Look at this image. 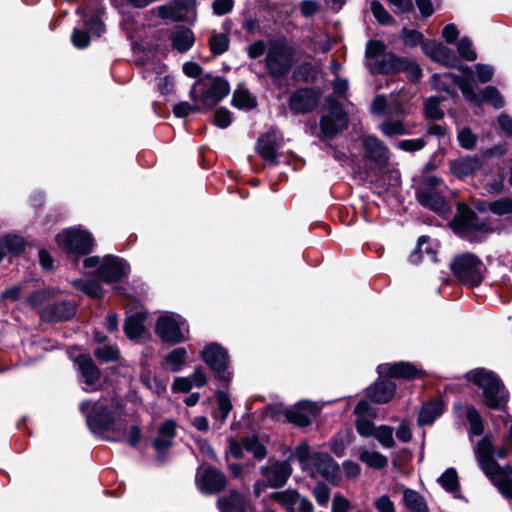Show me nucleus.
<instances>
[{
	"mask_svg": "<svg viewBox=\"0 0 512 512\" xmlns=\"http://www.w3.org/2000/svg\"><path fill=\"white\" fill-rule=\"evenodd\" d=\"M298 496L299 493L292 489H287L285 491L275 492L272 494L273 499L284 506L289 512L295 511Z\"/></svg>",
	"mask_w": 512,
	"mask_h": 512,
	"instance_id": "obj_44",
	"label": "nucleus"
},
{
	"mask_svg": "<svg viewBox=\"0 0 512 512\" xmlns=\"http://www.w3.org/2000/svg\"><path fill=\"white\" fill-rule=\"evenodd\" d=\"M445 189L446 186L440 178L429 176L423 180L416 190V199L423 207L443 214L449 209L443 194Z\"/></svg>",
	"mask_w": 512,
	"mask_h": 512,
	"instance_id": "obj_10",
	"label": "nucleus"
},
{
	"mask_svg": "<svg viewBox=\"0 0 512 512\" xmlns=\"http://www.w3.org/2000/svg\"><path fill=\"white\" fill-rule=\"evenodd\" d=\"M482 391L484 404L491 409H502L509 400V394L501 379L492 371L476 368L465 374Z\"/></svg>",
	"mask_w": 512,
	"mask_h": 512,
	"instance_id": "obj_3",
	"label": "nucleus"
},
{
	"mask_svg": "<svg viewBox=\"0 0 512 512\" xmlns=\"http://www.w3.org/2000/svg\"><path fill=\"white\" fill-rule=\"evenodd\" d=\"M446 77L458 83V88L468 101L478 105L490 102L495 108L503 107L504 102L497 88L487 86L477 92L474 88L473 82L469 78L456 77L452 75H447Z\"/></svg>",
	"mask_w": 512,
	"mask_h": 512,
	"instance_id": "obj_11",
	"label": "nucleus"
},
{
	"mask_svg": "<svg viewBox=\"0 0 512 512\" xmlns=\"http://www.w3.org/2000/svg\"><path fill=\"white\" fill-rule=\"evenodd\" d=\"M187 354L188 352L186 348H175L164 357L163 366L171 372H179L186 363Z\"/></svg>",
	"mask_w": 512,
	"mask_h": 512,
	"instance_id": "obj_35",
	"label": "nucleus"
},
{
	"mask_svg": "<svg viewBox=\"0 0 512 512\" xmlns=\"http://www.w3.org/2000/svg\"><path fill=\"white\" fill-rule=\"evenodd\" d=\"M374 437L384 448H392L395 445L393 428L388 425H381L376 428Z\"/></svg>",
	"mask_w": 512,
	"mask_h": 512,
	"instance_id": "obj_49",
	"label": "nucleus"
},
{
	"mask_svg": "<svg viewBox=\"0 0 512 512\" xmlns=\"http://www.w3.org/2000/svg\"><path fill=\"white\" fill-rule=\"evenodd\" d=\"M87 273H95L105 283H114L126 278L130 273L129 264L113 255L87 257L83 260Z\"/></svg>",
	"mask_w": 512,
	"mask_h": 512,
	"instance_id": "obj_5",
	"label": "nucleus"
},
{
	"mask_svg": "<svg viewBox=\"0 0 512 512\" xmlns=\"http://www.w3.org/2000/svg\"><path fill=\"white\" fill-rule=\"evenodd\" d=\"M158 16L161 19H171L174 21L182 20L180 13L177 12L175 6L171 2L167 5H162L156 8Z\"/></svg>",
	"mask_w": 512,
	"mask_h": 512,
	"instance_id": "obj_63",
	"label": "nucleus"
},
{
	"mask_svg": "<svg viewBox=\"0 0 512 512\" xmlns=\"http://www.w3.org/2000/svg\"><path fill=\"white\" fill-rule=\"evenodd\" d=\"M396 384L389 379L376 381L366 389L367 397L375 403H388L394 396Z\"/></svg>",
	"mask_w": 512,
	"mask_h": 512,
	"instance_id": "obj_30",
	"label": "nucleus"
},
{
	"mask_svg": "<svg viewBox=\"0 0 512 512\" xmlns=\"http://www.w3.org/2000/svg\"><path fill=\"white\" fill-rule=\"evenodd\" d=\"M404 504L412 512H428V506L425 499L417 491L405 489L403 492Z\"/></svg>",
	"mask_w": 512,
	"mask_h": 512,
	"instance_id": "obj_36",
	"label": "nucleus"
},
{
	"mask_svg": "<svg viewBox=\"0 0 512 512\" xmlns=\"http://www.w3.org/2000/svg\"><path fill=\"white\" fill-rule=\"evenodd\" d=\"M440 97L431 96L425 101V114L428 118L431 119H440L443 117L444 113L439 108Z\"/></svg>",
	"mask_w": 512,
	"mask_h": 512,
	"instance_id": "obj_56",
	"label": "nucleus"
},
{
	"mask_svg": "<svg viewBox=\"0 0 512 512\" xmlns=\"http://www.w3.org/2000/svg\"><path fill=\"white\" fill-rule=\"evenodd\" d=\"M295 49L285 37L269 40L265 61L268 74L273 78H283L291 70Z\"/></svg>",
	"mask_w": 512,
	"mask_h": 512,
	"instance_id": "obj_4",
	"label": "nucleus"
},
{
	"mask_svg": "<svg viewBox=\"0 0 512 512\" xmlns=\"http://www.w3.org/2000/svg\"><path fill=\"white\" fill-rule=\"evenodd\" d=\"M313 496L319 506L325 507L327 506L331 490L330 488L324 484V483H318L312 490Z\"/></svg>",
	"mask_w": 512,
	"mask_h": 512,
	"instance_id": "obj_57",
	"label": "nucleus"
},
{
	"mask_svg": "<svg viewBox=\"0 0 512 512\" xmlns=\"http://www.w3.org/2000/svg\"><path fill=\"white\" fill-rule=\"evenodd\" d=\"M476 76L481 83L489 82L494 75V68L488 64L478 63L475 66Z\"/></svg>",
	"mask_w": 512,
	"mask_h": 512,
	"instance_id": "obj_64",
	"label": "nucleus"
},
{
	"mask_svg": "<svg viewBox=\"0 0 512 512\" xmlns=\"http://www.w3.org/2000/svg\"><path fill=\"white\" fill-rule=\"evenodd\" d=\"M74 365L85 384V391H94L100 385L101 373L91 356L81 354L74 360Z\"/></svg>",
	"mask_w": 512,
	"mask_h": 512,
	"instance_id": "obj_16",
	"label": "nucleus"
},
{
	"mask_svg": "<svg viewBox=\"0 0 512 512\" xmlns=\"http://www.w3.org/2000/svg\"><path fill=\"white\" fill-rule=\"evenodd\" d=\"M155 332L163 342L173 345L185 342L189 338L186 320L173 312H164L158 317Z\"/></svg>",
	"mask_w": 512,
	"mask_h": 512,
	"instance_id": "obj_9",
	"label": "nucleus"
},
{
	"mask_svg": "<svg viewBox=\"0 0 512 512\" xmlns=\"http://www.w3.org/2000/svg\"><path fill=\"white\" fill-rule=\"evenodd\" d=\"M317 406L309 400H301L287 411V418L290 422L305 427L308 426L316 416Z\"/></svg>",
	"mask_w": 512,
	"mask_h": 512,
	"instance_id": "obj_24",
	"label": "nucleus"
},
{
	"mask_svg": "<svg viewBox=\"0 0 512 512\" xmlns=\"http://www.w3.org/2000/svg\"><path fill=\"white\" fill-rule=\"evenodd\" d=\"M243 449L252 453L258 460L264 459L267 454L266 447L259 441L257 436L244 438L242 444L237 442L230 444V452L237 459L243 457Z\"/></svg>",
	"mask_w": 512,
	"mask_h": 512,
	"instance_id": "obj_29",
	"label": "nucleus"
},
{
	"mask_svg": "<svg viewBox=\"0 0 512 512\" xmlns=\"http://www.w3.org/2000/svg\"><path fill=\"white\" fill-rule=\"evenodd\" d=\"M221 512H253L254 507L250 500L237 490H231L228 496L217 500Z\"/></svg>",
	"mask_w": 512,
	"mask_h": 512,
	"instance_id": "obj_23",
	"label": "nucleus"
},
{
	"mask_svg": "<svg viewBox=\"0 0 512 512\" xmlns=\"http://www.w3.org/2000/svg\"><path fill=\"white\" fill-rule=\"evenodd\" d=\"M328 113L320 119V131L324 138H332L348 125V116L334 98H327Z\"/></svg>",
	"mask_w": 512,
	"mask_h": 512,
	"instance_id": "obj_13",
	"label": "nucleus"
},
{
	"mask_svg": "<svg viewBox=\"0 0 512 512\" xmlns=\"http://www.w3.org/2000/svg\"><path fill=\"white\" fill-rule=\"evenodd\" d=\"M291 471V465L287 461H282L263 467L262 475L269 482L271 488H279L286 484Z\"/></svg>",
	"mask_w": 512,
	"mask_h": 512,
	"instance_id": "obj_26",
	"label": "nucleus"
},
{
	"mask_svg": "<svg viewBox=\"0 0 512 512\" xmlns=\"http://www.w3.org/2000/svg\"><path fill=\"white\" fill-rule=\"evenodd\" d=\"M176 427V422L173 419H168L159 426L157 435L152 443L159 458L173 445Z\"/></svg>",
	"mask_w": 512,
	"mask_h": 512,
	"instance_id": "obj_25",
	"label": "nucleus"
},
{
	"mask_svg": "<svg viewBox=\"0 0 512 512\" xmlns=\"http://www.w3.org/2000/svg\"><path fill=\"white\" fill-rule=\"evenodd\" d=\"M364 158L376 167H384L389 160L388 148L375 136L363 139Z\"/></svg>",
	"mask_w": 512,
	"mask_h": 512,
	"instance_id": "obj_21",
	"label": "nucleus"
},
{
	"mask_svg": "<svg viewBox=\"0 0 512 512\" xmlns=\"http://www.w3.org/2000/svg\"><path fill=\"white\" fill-rule=\"evenodd\" d=\"M76 314V306L67 300L50 303L42 308L40 316L44 321H68Z\"/></svg>",
	"mask_w": 512,
	"mask_h": 512,
	"instance_id": "obj_18",
	"label": "nucleus"
},
{
	"mask_svg": "<svg viewBox=\"0 0 512 512\" xmlns=\"http://www.w3.org/2000/svg\"><path fill=\"white\" fill-rule=\"evenodd\" d=\"M199 490L204 494H216L227 485L226 476L215 468H208L197 478Z\"/></svg>",
	"mask_w": 512,
	"mask_h": 512,
	"instance_id": "obj_20",
	"label": "nucleus"
},
{
	"mask_svg": "<svg viewBox=\"0 0 512 512\" xmlns=\"http://www.w3.org/2000/svg\"><path fill=\"white\" fill-rule=\"evenodd\" d=\"M443 413V403L433 400L422 405L418 415V425H431Z\"/></svg>",
	"mask_w": 512,
	"mask_h": 512,
	"instance_id": "obj_34",
	"label": "nucleus"
},
{
	"mask_svg": "<svg viewBox=\"0 0 512 512\" xmlns=\"http://www.w3.org/2000/svg\"><path fill=\"white\" fill-rule=\"evenodd\" d=\"M281 141L280 132L276 128H270L258 138L256 150L262 158L274 164L277 162V149Z\"/></svg>",
	"mask_w": 512,
	"mask_h": 512,
	"instance_id": "obj_17",
	"label": "nucleus"
},
{
	"mask_svg": "<svg viewBox=\"0 0 512 512\" xmlns=\"http://www.w3.org/2000/svg\"><path fill=\"white\" fill-rule=\"evenodd\" d=\"M404 59L393 53H384L379 61L367 62L366 66L372 74L396 73L401 71Z\"/></svg>",
	"mask_w": 512,
	"mask_h": 512,
	"instance_id": "obj_31",
	"label": "nucleus"
},
{
	"mask_svg": "<svg viewBox=\"0 0 512 512\" xmlns=\"http://www.w3.org/2000/svg\"><path fill=\"white\" fill-rule=\"evenodd\" d=\"M379 129L388 137L402 136L409 133V129L401 120H385L379 125Z\"/></svg>",
	"mask_w": 512,
	"mask_h": 512,
	"instance_id": "obj_42",
	"label": "nucleus"
},
{
	"mask_svg": "<svg viewBox=\"0 0 512 512\" xmlns=\"http://www.w3.org/2000/svg\"><path fill=\"white\" fill-rule=\"evenodd\" d=\"M370 9L375 19L382 25H389L393 23L394 19L384 6L377 0L371 2Z\"/></svg>",
	"mask_w": 512,
	"mask_h": 512,
	"instance_id": "obj_51",
	"label": "nucleus"
},
{
	"mask_svg": "<svg viewBox=\"0 0 512 512\" xmlns=\"http://www.w3.org/2000/svg\"><path fill=\"white\" fill-rule=\"evenodd\" d=\"M90 432L106 441H126L136 447L141 439V429L132 425L128 431V420L121 403L114 397H102L96 401L84 400L79 405Z\"/></svg>",
	"mask_w": 512,
	"mask_h": 512,
	"instance_id": "obj_1",
	"label": "nucleus"
},
{
	"mask_svg": "<svg viewBox=\"0 0 512 512\" xmlns=\"http://www.w3.org/2000/svg\"><path fill=\"white\" fill-rule=\"evenodd\" d=\"M200 88V101L204 107L212 108L222 101L230 92V85L222 77L205 75L192 86L189 96L194 102L197 101V90Z\"/></svg>",
	"mask_w": 512,
	"mask_h": 512,
	"instance_id": "obj_8",
	"label": "nucleus"
},
{
	"mask_svg": "<svg viewBox=\"0 0 512 512\" xmlns=\"http://www.w3.org/2000/svg\"><path fill=\"white\" fill-rule=\"evenodd\" d=\"M466 418L469 424V433L475 436L483 435V420L479 411L474 406H470L467 408Z\"/></svg>",
	"mask_w": 512,
	"mask_h": 512,
	"instance_id": "obj_43",
	"label": "nucleus"
},
{
	"mask_svg": "<svg viewBox=\"0 0 512 512\" xmlns=\"http://www.w3.org/2000/svg\"><path fill=\"white\" fill-rule=\"evenodd\" d=\"M71 41L73 45L79 49L86 48L90 44L89 31L75 28L71 36Z\"/></svg>",
	"mask_w": 512,
	"mask_h": 512,
	"instance_id": "obj_60",
	"label": "nucleus"
},
{
	"mask_svg": "<svg viewBox=\"0 0 512 512\" xmlns=\"http://www.w3.org/2000/svg\"><path fill=\"white\" fill-rule=\"evenodd\" d=\"M57 243L69 254L85 256L92 252L94 239L92 235L81 229L70 228L60 232L56 237Z\"/></svg>",
	"mask_w": 512,
	"mask_h": 512,
	"instance_id": "obj_12",
	"label": "nucleus"
},
{
	"mask_svg": "<svg viewBox=\"0 0 512 512\" xmlns=\"http://www.w3.org/2000/svg\"><path fill=\"white\" fill-rule=\"evenodd\" d=\"M172 47L180 53L187 52L195 42L194 33L186 27L177 26L169 37Z\"/></svg>",
	"mask_w": 512,
	"mask_h": 512,
	"instance_id": "obj_33",
	"label": "nucleus"
},
{
	"mask_svg": "<svg viewBox=\"0 0 512 512\" xmlns=\"http://www.w3.org/2000/svg\"><path fill=\"white\" fill-rule=\"evenodd\" d=\"M356 430L364 437L374 436L376 428L374 423L366 417H358L356 420Z\"/></svg>",
	"mask_w": 512,
	"mask_h": 512,
	"instance_id": "obj_61",
	"label": "nucleus"
},
{
	"mask_svg": "<svg viewBox=\"0 0 512 512\" xmlns=\"http://www.w3.org/2000/svg\"><path fill=\"white\" fill-rule=\"evenodd\" d=\"M146 314L142 311H137L126 317L124 330L126 336L131 340H143L148 336L144 322Z\"/></svg>",
	"mask_w": 512,
	"mask_h": 512,
	"instance_id": "obj_32",
	"label": "nucleus"
},
{
	"mask_svg": "<svg viewBox=\"0 0 512 512\" xmlns=\"http://www.w3.org/2000/svg\"><path fill=\"white\" fill-rule=\"evenodd\" d=\"M312 462L316 471L329 482L336 484L340 480V467L328 453L313 454Z\"/></svg>",
	"mask_w": 512,
	"mask_h": 512,
	"instance_id": "obj_22",
	"label": "nucleus"
},
{
	"mask_svg": "<svg viewBox=\"0 0 512 512\" xmlns=\"http://www.w3.org/2000/svg\"><path fill=\"white\" fill-rule=\"evenodd\" d=\"M216 400L217 409L213 412V417L216 420H219L220 424L222 425L226 421L230 411L232 410V403L229 399L228 394L222 390L217 391Z\"/></svg>",
	"mask_w": 512,
	"mask_h": 512,
	"instance_id": "obj_39",
	"label": "nucleus"
},
{
	"mask_svg": "<svg viewBox=\"0 0 512 512\" xmlns=\"http://www.w3.org/2000/svg\"><path fill=\"white\" fill-rule=\"evenodd\" d=\"M401 67V71L406 72L411 82L416 83L420 80L422 70L418 64L405 58Z\"/></svg>",
	"mask_w": 512,
	"mask_h": 512,
	"instance_id": "obj_59",
	"label": "nucleus"
},
{
	"mask_svg": "<svg viewBox=\"0 0 512 512\" xmlns=\"http://www.w3.org/2000/svg\"><path fill=\"white\" fill-rule=\"evenodd\" d=\"M484 166V160L481 156H464L450 162L451 173L458 177H466L474 174Z\"/></svg>",
	"mask_w": 512,
	"mask_h": 512,
	"instance_id": "obj_28",
	"label": "nucleus"
},
{
	"mask_svg": "<svg viewBox=\"0 0 512 512\" xmlns=\"http://www.w3.org/2000/svg\"><path fill=\"white\" fill-rule=\"evenodd\" d=\"M320 93L313 87L296 89L288 98V106L294 114H307L316 109Z\"/></svg>",
	"mask_w": 512,
	"mask_h": 512,
	"instance_id": "obj_14",
	"label": "nucleus"
},
{
	"mask_svg": "<svg viewBox=\"0 0 512 512\" xmlns=\"http://www.w3.org/2000/svg\"><path fill=\"white\" fill-rule=\"evenodd\" d=\"M256 100L250 92L243 88L238 87L232 97V105L238 109H252L256 107Z\"/></svg>",
	"mask_w": 512,
	"mask_h": 512,
	"instance_id": "obj_40",
	"label": "nucleus"
},
{
	"mask_svg": "<svg viewBox=\"0 0 512 512\" xmlns=\"http://www.w3.org/2000/svg\"><path fill=\"white\" fill-rule=\"evenodd\" d=\"M294 77L296 80L310 82L315 77V70L310 63H303L295 71Z\"/></svg>",
	"mask_w": 512,
	"mask_h": 512,
	"instance_id": "obj_62",
	"label": "nucleus"
},
{
	"mask_svg": "<svg viewBox=\"0 0 512 512\" xmlns=\"http://www.w3.org/2000/svg\"><path fill=\"white\" fill-rule=\"evenodd\" d=\"M384 54V45L378 40H369L366 44L365 58L367 62L379 61Z\"/></svg>",
	"mask_w": 512,
	"mask_h": 512,
	"instance_id": "obj_50",
	"label": "nucleus"
},
{
	"mask_svg": "<svg viewBox=\"0 0 512 512\" xmlns=\"http://www.w3.org/2000/svg\"><path fill=\"white\" fill-rule=\"evenodd\" d=\"M447 75L462 77L461 75L451 73V72H446V73H442V74H434L433 75V84H434L435 88L438 90L446 91L449 94H454L455 87H458V83H456L455 81H452L451 79L446 77Z\"/></svg>",
	"mask_w": 512,
	"mask_h": 512,
	"instance_id": "obj_46",
	"label": "nucleus"
},
{
	"mask_svg": "<svg viewBox=\"0 0 512 512\" xmlns=\"http://www.w3.org/2000/svg\"><path fill=\"white\" fill-rule=\"evenodd\" d=\"M230 44V39L226 33L212 32L208 45L213 55L218 56L225 53Z\"/></svg>",
	"mask_w": 512,
	"mask_h": 512,
	"instance_id": "obj_41",
	"label": "nucleus"
},
{
	"mask_svg": "<svg viewBox=\"0 0 512 512\" xmlns=\"http://www.w3.org/2000/svg\"><path fill=\"white\" fill-rule=\"evenodd\" d=\"M71 284L74 288L82 291L83 293L87 294L90 297H93V298L102 297L103 289H102L100 283L96 280L79 278V279L72 280Z\"/></svg>",
	"mask_w": 512,
	"mask_h": 512,
	"instance_id": "obj_38",
	"label": "nucleus"
},
{
	"mask_svg": "<svg viewBox=\"0 0 512 512\" xmlns=\"http://www.w3.org/2000/svg\"><path fill=\"white\" fill-rule=\"evenodd\" d=\"M84 25L90 33L98 37L105 32V25L98 16H84Z\"/></svg>",
	"mask_w": 512,
	"mask_h": 512,
	"instance_id": "obj_58",
	"label": "nucleus"
},
{
	"mask_svg": "<svg viewBox=\"0 0 512 512\" xmlns=\"http://www.w3.org/2000/svg\"><path fill=\"white\" fill-rule=\"evenodd\" d=\"M457 51L459 55L467 61H474L477 58V53L473 49L472 41L468 37H462L458 41Z\"/></svg>",
	"mask_w": 512,
	"mask_h": 512,
	"instance_id": "obj_52",
	"label": "nucleus"
},
{
	"mask_svg": "<svg viewBox=\"0 0 512 512\" xmlns=\"http://www.w3.org/2000/svg\"><path fill=\"white\" fill-rule=\"evenodd\" d=\"M94 356L104 363L114 362L119 359V350L117 346L104 345L94 350Z\"/></svg>",
	"mask_w": 512,
	"mask_h": 512,
	"instance_id": "obj_48",
	"label": "nucleus"
},
{
	"mask_svg": "<svg viewBox=\"0 0 512 512\" xmlns=\"http://www.w3.org/2000/svg\"><path fill=\"white\" fill-rule=\"evenodd\" d=\"M451 226L457 235L469 242H480L482 234L493 231L489 221L480 219L469 208L459 210V213L454 216Z\"/></svg>",
	"mask_w": 512,
	"mask_h": 512,
	"instance_id": "obj_6",
	"label": "nucleus"
},
{
	"mask_svg": "<svg viewBox=\"0 0 512 512\" xmlns=\"http://www.w3.org/2000/svg\"><path fill=\"white\" fill-rule=\"evenodd\" d=\"M437 481L449 493H454L459 489L458 474L454 468L446 469Z\"/></svg>",
	"mask_w": 512,
	"mask_h": 512,
	"instance_id": "obj_47",
	"label": "nucleus"
},
{
	"mask_svg": "<svg viewBox=\"0 0 512 512\" xmlns=\"http://www.w3.org/2000/svg\"><path fill=\"white\" fill-rule=\"evenodd\" d=\"M359 459L375 469L384 468L388 463L387 457L377 451L363 450L360 452Z\"/></svg>",
	"mask_w": 512,
	"mask_h": 512,
	"instance_id": "obj_45",
	"label": "nucleus"
},
{
	"mask_svg": "<svg viewBox=\"0 0 512 512\" xmlns=\"http://www.w3.org/2000/svg\"><path fill=\"white\" fill-rule=\"evenodd\" d=\"M488 209L496 215H505L512 213V200L510 198H501L488 203Z\"/></svg>",
	"mask_w": 512,
	"mask_h": 512,
	"instance_id": "obj_54",
	"label": "nucleus"
},
{
	"mask_svg": "<svg viewBox=\"0 0 512 512\" xmlns=\"http://www.w3.org/2000/svg\"><path fill=\"white\" fill-rule=\"evenodd\" d=\"M203 361L213 370L217 377L229 381L230 373L227 371L228 353L217 343L207 345L202 352Z\"/></svg>",
	"mask_w": 512,
	"mask_h": 512,
	"instance_id": "obj_15",
	"label": "nucleus"
},
{
	"mask_svg": "<svg viewBox=\"0 0 512 512\" xmlns=\"http://www.w3.org/2000/svg\"><path fill=\"white\" fill-rule=\"evenodd\" d=\"M0 245L5 251V255H19L25 249L24 239L15 234L4 235L0 238Z\"/></svg>",
	"mask_w": 512,
	"mask_h": 512,
	"instance_id": "obj_37",
	"label": "nucleus"
},
{
	"mask_svg": "<svg viewBox=\"0 0 512 512\" xmlns=\"http://www.w3.org/2000/svg\"><path fill=\"white\" fill-rule=\"evenodd\" d=\"M476 458L481 470L499 489L501 494L512 499V467H501L493 458L494 447L491 441L484 437L476 446Z\"/></svg>",
	"mask_w": 512,
	"mask_h": 512,
	"instance_id": "obj_2",
	"label": "nucleus"
},
{
	"mask_svg": "<svg viewBox=\"0 0 512 512\" xmlns=\"http://www.w3.org/2000/svg\"><path fill=\"white\" fill-rule=\"evenodd\" d=\"M423 52L432 60L449 67H456L459 60L455 53L441 42L427 40L422 44Z\"/></svg>",
	"mask_w": 512,
	"mask_h": 512,
	"instance_id": "obj_19",
	"label": "nucleus"
},
{
	"mask_svg": "<svg viewBox=\"0 0 512 512\" xmlns=\"http://www.w3.org/2000/svg\"><path fill=\"white\" fill-rule=\"evenodd\" d=\"M457 138L459 145L466 150H472L476 146L477 136L467 127L458 132Z\"/></svg>",
	"mask_w": 512,
	"mask_h": 512,
	"instance_id": "obj_55",
	"label": "nucleus"
},
{
	"mask_svg": "<svg viewBox=\"0 0 512 512\" xmlns=\"http://www.w3.org/2000/svg\"><path fill=\"white\" fill-rule=\"evenodd\" d=\"M450 268L462 284L471 287L482 283L486 270L483 261L469 252L457 255L451 262Z\"/></svg>",
	"mask_w": 512,
	"mask_h": 512,
	"instance_id": "obj_7",
	"label": "nucleus"
},
{
	"mask_svg": "<svg viewBox=\"0 0 512 512\" xmlns=\"http://www.w3.org/2000/svg\"><path fill=\"white\" fill-rule=\"evenodd\" d=\"M401 39L403 40L405 45L410 47H415L418 44L422 46V44L427 41L424 40V36L421 32L408 28L402 29Z\"/></svg>",
	"mask_w": 512,
	"mask_h": 512,
	"instance_id": "obj_53",
	"label": "nucleus"
},
{
	"mask_svg": "<svg viewBox=\"0 0 512 512\" xmlns=\"http://www.w3.org/2000/svg\"><path fill=\"white\" fill-rule=\"evenodd\" d=\"M380 376L391 378L413 379L418 376L419 370L410 362L384 363L377 367Z\"/></svg>",
	"mask_w": 512,
	"mask_h": 512,
	"instance_id": "obj_27",
	"label": "nucleus"
}]
</instances>
